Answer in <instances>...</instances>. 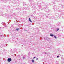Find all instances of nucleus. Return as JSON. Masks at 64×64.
Returning <instances> with one entry per match:
<instances>
[{"instance_id": "obj_1", "label": "nucleus", "mask_w": 64, "mask_h": 64, "mask_svg": "<svg viewBox=\"0 0 64 64\" xmlns=\"http://www.w3.org/2000/svg\"><path fill=\"white\" fill-rule=\"evenodd\" d=\"M11 58H9L8 59V62H10L11 61Z\"/></svg>"}, {"instance_id": "obj_2", "label": "nucleus", "mask_w": 64, "mask_h": 64, "mask_svg": "<svg viewBox=\"0 0 64 64\" xmlns=\"http://www.w3.org/2000/svg\"><path fill=\"white\" fill-rule=\"evenodd\" d=\"M29 20L30 21V22H32V21L31 20V19H30V18H29Z\"/></svg>"}, {"instance_id": "obj_3", "label": "nucleus", "mask_w": 64, "mask_h": 64, "mask_svg": "<svg viewBox=\"0 0 64 64\" xmlns=\"http://www.w3.org/2000/svg\"><path fill=\"white\" fill-rule=\"evenodd\" d=\"M54 35H53L52 34H50V36L52 37L53 36H54Z\"/></svg>"}, {"instance_id": "obj_4", "label": "nucleus", "mask_w": 64, "mask_h": 64, "mask_svg": "<svg viewBox=\"0 0 64 64\" xmlns=\"http://www.w3.org/2000/svg\"><path fill=\"white\" fill-rule=\"evenodd\" d=\"M19 29H20L19 28H18L16 29V30H17V31H18Z\"/></svg>"}, {"instance_id": "obj_5", "label": "nucleus", "mask_w": 64, "mask_h": 64, "mask_svg": "<svg viewBox=\"0 0 64 64\" xmlns=\"http://www.w3.org/2000/svg\"><path fill=\"white\" fill-rule=\"evenodd\" d=\"M32 63H34V60H32Z\"/></svg>"}, {"instance_id": "obj_6", "label": "nucleus", "mask_w": 64, "mask_h": 64, "mask_svg": "<svg viewBox=\"0 0 64 64\" xmlns=\"http://www.w3.org/2000/svg\"><path fill=\"white\" fill-rule=\"evenodd\" d=\"M23 59H25V58H26V57H24V56H23Z\"/></svg>"}, {"instance_id": "obj_7", "label": "nucleus", "mask_w": 64, "mask_h": 64, "mask_svg": "<svg viewBox=\"0 0 64 64\" xmlns=\"http://www.w3.org/2000/svg\"><path fill=\"white\" fill-rule=\"evenodd\" d=\"M54 38H56V39H57V38L56 37V36H54Z\"/></svg>"}, {"instance_id": "obj_8", "label": "nucleus", "mask_w": 64, "mask_h": 64, "mask_svg": "<svg viewBox=\"0 0 64 64\" xmlns=\"http://www.w3.org/2000/svg\"><path fill=\"white\" fill-rule=\"evenodd\" d=\"M59 30V28H58L57 29L56 31H58Z\"/></svg>"}, {"instance_id": "obj_9", "label": "nucleus", "mask_w": 64, "mask_h": 64, "mask_svg": "<svg viewBox=\"0 0 64 64\" xmlns=\"http://www.w3.org/2000/svg\"><path fill=\"white\" fill-rule=\"evenodd\" d=\"M24 31H27V30H26L25 29H24Z\"/></svg>"}, {"instance_id": "obj_10", "label": "nucleus", "mask_w": 64, "mask_h": 64, "mask_svg": "<svg viewBox=\"0 0 64 64\" xmlns=\"http://www.w3.org/2000/svg\"><path fill=\"white\" fill-rule=\"evenodd\" d=\"M36 60H38V58H36Z\"/></svg>"}, {"instance_id": "obj_11", "label": "nucleus", "mask_w": 64, "mask_h": 64, "mask_svg": "<svg viewBox=\"0 0 64 64\" xmlns=\"http://www.w3.org/2000/svg\"><path fill=\"white\" fill-rule=\"evenodd\" d=\"M35 58H36V57H34L33 58V59H35Z\"/></svg>"}, {"instance_id": "obj_12", "label": "nucleus", "mask_w": 64, "mask_h": 64, "mask_svg": "<svg viewBox=\"0 0 64 64\" xmlns=\"http://www.w3.org/2000/svg\"><path fill=\"white\" fill-rule=\"evenodd\" d=\"M27 32H28V33H29V32H29V31H28Z\"/></svg>"}, {"instance_id": "obj_13", "label": "nucleus", "mask_w": 64, "mask_h": 64, "mask_svg": "<svg viewBox=\"0 0 64 64\" xmlns=\"http://www.w3.org/2000/svg\"><path fill=\"white\" fill-rule=\"evenodd\" d=\"M44 54H47V53H46V52H44Z\"/></svg>"}, {"instance_id": "obj_14", "label": "nucleus", "mask_w": 64, "mask_h": 64, "mask_svg": "<svg viewBox=\"0 0 64 64\" xmlns=\"http://www.w3.org/2000/svg\"><path fill=\"white\" fill-rule=\"evenodd\" d=\"M57 58H59V56H57Z\"/></svg>"}, {"instance_id": "obj_15", "label": "nucleus", "mask_w": 64, "mask_h": 64, "mask_svg": "<svg viewBox=\"0 0 64 64\" xmlns=\"http://www.w3.org/2000/svg\"><path fill=\"white\" fill-rule=\"evenodd\" d=\"M48 39H49V38H48Z\"/></svg>"}]
</instances>
